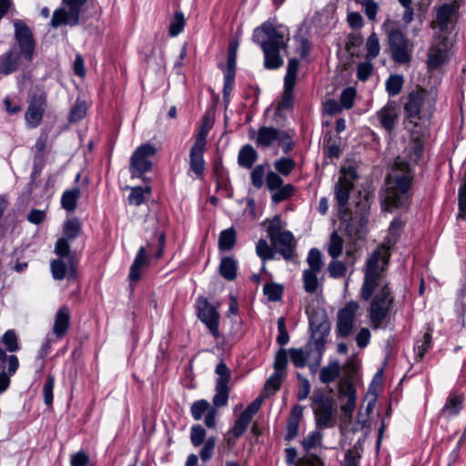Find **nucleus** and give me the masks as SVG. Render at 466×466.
<instances>
[{
	"label": "nucleus",
	"mask_w": 466,
	"mask_h": 466,
	"mask_svg": "<svg viewBox=\"0 0 466 466\" xmlns=\"http://www.w3.org/2000/svg\"><path fill=\"white\" fill-rule=\"evenodd\" d=\"M252 38L260 46L264 53V66L267 69L274 70L283 66L284 61L279 52L288 47L289 41L288 27L266 22L254 30Z\"/></svg>",
	"instance_id": "obj_1"
},
{
	"label": "nucleus",
	"mask_w": 466,
	"mask_h": 466,
	"mask_svg": "<svg viewBox=\"0 0 466 466\" xmlns=\"http://www.w3.org/2000/svg\"><path fill=\"white\" fill-rule=\"evenodd\" d=\"M413 176L410 163L398 157L386 177L387 187L381 196L385 210L391 212L394 208H401L406 204Z\"/></svg>",
	"instance_id": "obj_2"
},
{
	"label": "nucleus",
	"mask_w": 466,
	"mask_h": 466,
	"mask_svg": "<svg viewBox=\"0 0 466 466\" xmlns=\"http://www.w3.org/2000/svg\"><path fill=\"white\" fill-rule=\"evenodd\" d=\"M390 247L383 244L380 248L373 251L367 261V269L365 273V280L361 289V298L369 300L375 289L383 285L381 272L384 271L390 260Z\"/></svg>",
	"instance_id": "obj_3"
},
{
	"label": "nucleus",
	"mask_w": 466,
	"mask_h": 466,
	"mask_svg": "<svg viewBox=\"0 0 466 466\" xmlns=\"http://www.w3.org/2000/svg\"><path fill=\"white\" fill-rule=\"evenodd\" d=\"M428 93L423 88H417L411 91L403 105L404 109V128L411 136H420L422 133V110L426 103Z\"/></svg>",
	"instance_id": "obj_4"
},
{
	"label": "nucleus",
	"mask_w": 466,
	"mask_h": 466,
	"mask_svg": "<svg viewBox=\"0 0 466 466\" xmlns=\"http://www.w3.org/2000/svg\"><path fill=\"white\" fill-rule=\"evenodd\" d=\"M380 291L373 297L369 316L374 329H385L389 323L390 311L394 298L387 283L380 285Z\"/></svg>",
	"instance_id": "obj_5"
},
{
	"label": "nucleus",
	"mask_w": 466,
	"mask_h": 466,
	"mask_svg": "<svg viewBox=\"0 0 466 466\" xmlns=\"http://www.w3.org/2000/svg\"><path fill=\"white\" fill-rule=\"evenodd\" d=\"M340 172L341 175L334 187V194L339 206V219L346 220L350 211L348 208L350 195L354 187V182L358 178V174L353 167H342Z\"/></svg>",
	"instance_id": "obj_6"
},
{
	"label": "nucleus",
	"mask_w": 466,
	"mask_h": 466,
	"mask_svg": "<svg viewBox=\"0 0 466 466\" xmlns=\"http://www.w3.org/2000/svg\"><path fill=\"white\" fill-rule=\"evenodd\" d=\"M389 50L393 61L400 65L410 62L414 45L399 27L387 30Z\"/></svg>",
	"instance_id": "obj_7"
},
{
	"label": "nucleus",
	"mask_w": 466,
	"mask_h": 466,
	"mask_svg": "<svg viewBox=\"0 0 466 466\" xmlns=\"http://www.w3.org/2000/svg\"><path fill=\"white\" fill-rule=\"evenodd\" d=\"M166 241V237L163 231L156 230L154 231V237L150 240L147 241V247H140L137 251V254L135 258V260L130 268L129 279L131 281H137L140 279L141 269L146 267L148 263L147 258V250L152 251V248L157 246V248L155 253L156 258H160L163 255L164 245Z\"/></svg>",
	"instance_id": "obj_8"
},
{
	"label": "nucleus",
	"mask_w": 466,
	"mask_h": 466,
	"mask_svg": "<svg viewBox=\"0 0 466 466\" xmlns=\"http://www.w3.org/2000/svg\"><path fill=\"white\" fill-rule=\"evenodd\" d=\"M267 231L273 248L286 260H290L295 255L296 248V241L292 233L281 229L278 218L270 223Z\"/></svg>",
	"instance_id": "obj_9"
},
{
	"label": "nucleus",
	"mask_w": 466,
	"mask_h": 466,
	"mask_svg": "<svg viewBox=\"0 0 466 466\" xmlns=\"http://www.w3.org/2000/svg\"><path fill=\"white\" fill-rule=\"evenodd\" d=\"M317 427L332 428L336 424L337 410L332 400L320 390L315 391L311 398Z\"/></svg>",
	"instance_id": "obj_10"
},
{
	"label": "nucleus",
	"mask_w": 466,
	"mask_h": 466,
	"mask_svg": "<svg viewBox=\"0 0 466 466\" xmlns=\"http://www.w3.org/2000/svg\"><path fill=\"white\" fill-rule=\"evenodd\" d=\"M87 0H62L64 7L56 9L51 19V25L58 27L62 25L75 26L79 23L82 7Z\"/></svg>",
	"instance_id": "obj_11"
},
{
	"label": "nucleus",
	"mask_w": 466,
	"mask_h": 466,
	"mask_svg": "<svg viewBox=\"0 0 466 466\" xmlns=\"http://www.w3.org/2000/svg\"><path fill=\"white\" fill-rule=\"evenodd\" d=\"M156 154V148L149 143L138 147L133 153L130 159V173L134 177H142L143 174L149 171L152 167L150 157Z\"/></svg>",
	"instance_id": "obj_12"
},
{
	"label": "nucleus",
	"mask_w": 466,
	"mask_h": 466,
	"mask_svg": "<svg viewBox=\"0 0 466 466\" xmlns=\"http://www.w3.org/2000/svg\"><path fill=\"white\" fill-rule=\"evenodd\" d=\"M15 39L18 45V53L27 61L31 62L34 56L35 42L29 26L22 20L14 23Z\"/></svg>",
	"instance_id": "obj_13"
},
{
	"label": "nucleus",
	"mask_w": 466,
	"mask_h": 466,
	"mask_svg": "<svg viewBox=\"0 0 466 466\" xmlns=\"http://www.w3.org/2000/svg\"><path fill=\"white\" fill-rule=\"evenodd\" d=\"M198 319L207 326L209 332L217 339L219 337V315L215 307L204 297H199L196 304Z\"/></svg>",
	"instance_id": "obj_14"
},
{
	"label": "nucleus",
	"mask_w": 466,
	"mask_h": 466,
	"mask_svg": "<svg viewBox=\"0 0 466 466\" xmlns=\"http://www.w3.org/2000/svg\"><path fill=\"white\" fill-rule=\"evenodd\" d=\"M359 308L360 306L357 302L350 301L339 310L336 325L338 336L347 338L351 334Z\"/></svg>",
	"instance_id": "obj_15"
},
{
	"label": "nucleus",
	"mask_w": 466,
	"mask_h": 466,
	"mask_svg": "<svg viewBox=\"0 0 466 466\" xmlns=\"http://www.w3.org/2000/svg\"><path fill=\"white\" fill-rule=\"evenodd\" d=\"M64 237L60 238L55 246V252L57 256L66 258L70 251L69 242L76 238L81 233V223L74 218L68 219L64 225Z\"/></svg>",
	"instance_id": "obj_16"
},
{
	"label": "nucleus",
	"mask_w": 466,
	"mask_h": 466,
	"mask_svg": "<svg viewBox=\"0 0 466 466\" xmlns=\"http://www.w3.org/2000/svg\"><path fill=\"white\" fill-rule=\"evenodd\" d=\"M310 329L312 331L311 341L307 346L312 350L313 354H318L319 360L322 359L327 337L330 330L329 324L327 321L316 324L313 319H310Z\"/></svg>",
	"instance_id": "obj_17"
},
{
	"label": "nucleus",
	"mask_w": 466,
	"mask_h": 466,
	"mask_svg": "<svg viewBox=\"0 0 466 466\" xmlns=\"http://www.w3.org/2000/svg\"><path fill=\"white\" fill-rule=\"evenodd\" d=\"M46 108V96L44 93L35 94L31 97L25 118L30 127H36L42 121Z\"/></svg>",
	"instance_id": "obj_18"
},
{
	"label": "nucleus",
	"mask_w": 466,
	"mask_h": 466,
	"mask_svg": "<svg viewBox=\"0 0 466 466\" xmlns=\"http://www.w3.org/2000/svg\"><path fill=\"white\" fill-rule=\"evenodd\" d=\"M18 367L17 357L15 355L7 356L5 351L0 348V393L8 389L10 377L16 372Z\"/></svg>",
	"instance_id": "obj_19"
},
{
	"label": "nucleus",
	"mask_w": 466,
	"mask_h": 466,
	"mask_svg": "<svg viewBox=\"0 0 466 466\" xmlns=\"http://www.w3.org/2000/svg\"><path fill=\"white\" fill-rule=\"evenodd\" d=\"M448 57V43L446 37L439 36L433 41L428 53V66L431 70L440 68Z\"/></svg>",
	"instance_id": "obj_20"
},
{
	"label": "nucleus",
	"mask_w": 466,
	"mask_h": 466,
	"mask_svg": "<svg viewBox=\"0 0 466 466\" xmlns=\"http://www.w3.org/2000/svg\"><path fill=\"white\" fill-rule=\"evenodd\" d=\"M51 272L53 278L56 280H62L66 278L67 271L69 270V279L75 278V264L73 258L68 252V256L66 258L59 257V258L51 261Z\"/></svg>",
	"instance_id": "obj_21"
},
{
	"label": "nucleus",
	"mask_w": 466,
	"mask_h": 466,
	"mask_svg": "<svg viewBox=\"0 0 466 466\" xmlns=\"http://www.w3.org/2000/svg\"><path fill=\"white\" fill-rule=\"evenodd\" d=\"M289 138V134L272 127H261L258 130L257 144L262 147H269L273 143Z\"/></svg>",
	"instance_id": "obj_22"
},
{
	"label": "nucleus",
	"mask_w": 466,
	"mask_h": 466,
	"mask_svg": "<svg viewBox=\"0 0 466 466\" xmlns=\"http://www.w3.org/2000/svg\"><path fill=\"white\" fill-rule=\"evenodd\" d=\"M70 326V310L68 307L62 306L56 313L54 325L52 328V334L56 339L64 338Z\"/></svg>",
	"instance_id": "obj_23"
},
{
	"label": "nucleus",
	"mask_w": 466,
	"mask_h": 466,
	"mask_svg": "<svg viewBox=\"0 0 466 466\" xmlns=\"http://www.w3.org/2000/svg\"><path fill=\"white\" fill-rule=\"evenodd\" d=\"M341 223H346L345 231L348 237L356 239L364 238L368 223V218L364 215L360 217L349 215L346 220H341Z\"/></svg>",
	"instance_id": "obj_24"
},
{
	"label": "nucleus",
	"mask_w": 466,
	"mask_h": 466,
	"mask_svg": "<svg viewBox=\"0 0 466 466\" xmlns=\"http://www.w3.org/2000/svg\"><path fill=\"white\" fill-rule=\"evenodd\" d=\"M378 119L381 127L388 132H391L398 122L399 113L395 102H388L377 113Z\"/></svg>",
	"instance_id": "obj_25"
},
{
	"label": "nucleus",
	"mask_w": 466,
	"mask_h": 466,
	"mask_svg": "<svg viewBox=\"0 0 466 466\" xmlns=\"http://www.w3.org/2000/svg\"><path fill=\"white\" fill-rule=\"evenodd\" d=\"M456 13L453 4H444L437 11L436 18L431 22L432 28H439L441 32L449 31V25L452 23Z\"/></svg>",
	"instance_id": "obj_26"
},
{
	"label": "nucleus",
	"mask_w": 466,
	"mask_h": 466,
	"mask_svg": "<svg viewBox=\"0 0 466 466\" xmlns=\"http://www.w3.org/2000/svg\"><path fill=\"white\" fill-rule=\"evenodd\" d=\"M21 58L16 47L10 48L6 53L0 56V75H10L15 72L20 65Z\"/></svg>",
	"instance_id": "obj_27"
},
{
	"label": "nucleus",
	"mask_w": 466,
	"mask_h": 466,
	"mask_svg": "<svg viewBox=\"0 0 466 466\" xmlns=\"http://www.w3.org/2000/svg\"><path fill=\"white\" fill-rule=\"evenodd\" d=\"M206 146L193 144L189 152V167L198 177H202L205 169L204 151Z\"/></svg>",
	"instance_id": "obj_28"
},
{
	"label": "nucleus",
	"mask_w": 466,
	"mask_h": 466,
	"mask_svg": "<svg viewBox=\"0 0 466 466\" xmlns=\"http://www.w3.org/2000/svg\"><path fill=\"white\" fill-rule=\"evenodd\" d=\"M464 401L463 394H459L456 391H451L447 398V400L441 410V416H443L447 419L456 416L460 413L462 404Z\"/></svg>",
	"instance_id": "obj_29"
},
{
	"label": "nucleus",
	"mask_w": 466,
	"mask_h": 466,
	"mask_svg": "<svg viewBox=\"0 0 466 466\" xmlns=\"http://www.w3.org/2000/svg\"><path fill=\"white\" fill-rule=\"evenodd\" d=\"M303 415V408L300 405L293 406L290 415L287 420L286 441H291L296 438L299 433V421Z\"/></svg>",
	"instance_id": "obj_30"
},
{
	"label": "nucleus",
	"mask_w": 466,
	"mask_h": 466,
	"mask_svg": "<svg viewBox=\"0 0 466 466\" xmlns=\"http://www.w3.org/2000/svg\"><path fill=\"white\" fill-rule=\"evenodd\" d=\"M258 157V152L251 145H245L241 147L238 157V163L240 167L250 169Z\"/></svg>",
	"instance_id": "obj_31"
},
{
	"label": "nucleus",
	"mask_w": 466,
	"mask_h": 466,
	"mask_svg": "<svg viewBox=\"0 0 466 466\" xmlns=\"http://www.w3.org/2000/svg\"><path fill=\"white\" fill-rule=\"evenodd\" d=\"M289 358L291 362L296 368H304L307 365V360L313 354L312 350L308 346L304 348H291L289 350Z\"/></svg>",
	"instance_id": "obj_32"
},
{
	"label": "nucleus",
	"mask_w": 466,
	"mask_h": 466,
	"mask_svg": "<svg viewBox=\"0 0 466 466\" xmlns=\"http://www.w3.org/2000/svg\"><path fill=\"white\" fill-rule=\"evenodd\" d=\"M287 372H274L265 382L264 397L275 394L281 387Z\"/></svg>",
	"instance_id": "obj_33"
},
{
	"label": "nucleus",
	"mask_w": 466,
	"mask_h": 466,
	"mask_svg": "<svg viewBox=\"0 0 466 466\" xmlns=\"http://www.w3.org/2000/svg\"><path fill=\"white\" fill-rule=\"evenodd\" d=\"M237 262L231 257H225L219 265V273L228 280H233L237 277Z\"/></svg>",
	"instance_id": "obj_34"
},
{
	"label": "nucleus",
	"mask_w": 466,
	"mask_h": 466,
	"mask_svg": "<svg viewBox=\"0 0 466 466\" xmlns=\"http://www.w3.org/2000/svg\"><path fill=\"white\" fill-rule=\"evenodd\" d=\"M151 195L150 187H136L131 189L128 196V202L130 205L139 206L146 202Z\"/></svg>",
	"instance_id": "obj_35"
},
{
	"label": "nucleus",
	"mask_w": 466,
	"mask_h": 466,
	"mask_svg": "<svg viewBox=\"0 0 466 466\" xmlns=\"http://www.w3.org/2000/svg\"><path fill=\"white\" fill-rule=\"evenodd\" d=\"M339 363L338 361L331 362L329 365L321 369L319 380L322 383H330L339 376Z\"/></svg>",
	"instance_id": "obj_36"
},
{
	"label": "nucleus",
	"mask_w": 466,
	"mask_h": 466,
	"mask_svg": "<svg viewBox=\"0 0 466 466\" xmlns=\"http://www.w3.org/2000/svg\"><path fill=\"white\" fill-rule=\"evenodd\" d=\"M236 244V231L233 228H227L220 232L218 238V248L220 250H230Z\"/></svg>",
	"instance_id": "obj_37"
},
{
	"label": "nucleus",
	"mask_w": 466,
	"mask_h": 466,
	"mask_svg": "<svg viewBox=\"0 0 466 466\" xmlns=\"http://www.w3.org/2000/svg\"><path fill=\"white\" fill-rule=\"evenodd\" d=\"M79 197L80 189L77 187L65 191L61 198L62 207L69 212L74 211L76 208V200Z\"/></svg>",
	"instance_id": "obj_38"
},
{
	"label": "nucleus",
	"mask_w": 466,
	"mask_h": 466,
	"mask_svg": "<svg viewBox=\"0 0 466 466\" xmlns=\"http://www.w3.org/2000/svg\"><path fill=\"white\" fill-rule=\"evenodd\" d=\"M229 395V388L228 384L222 381H216V394L213 397V404L215 407H224L228 403Z\"/></svg>",
	"instance_id": "obj_39"
},
{
	"label": "nucleus",
	"mask_w": 466,
	"mask_h": 466,
	"mask_svg": "<svg viewBox=\"0 0 466 466\" xmlns=\"http://www.w3.org/2000/svg\"><path fill=\"white\" fill-rule=\"evenodd\" d=\"M323 435L319 431H310L301 441V445L307 452L311 449L321 446Z\"/></svg>",
	"instance_id": "obj_40"
},
{
	"label": "nucleus",
	"mask_w": 466,
	"mask_h": 466,
	"mask_svg": "<svg viewBox=\"0 0 466 466\" xmlns=\"http://www.w3.org/2000/svg\"><path fill=\"white\" fill-rule=\"evenodd\" d=\"M86 104L85 101L76 99L68 116L70 123H76L83 119L86 115Z\"/></svg>",
	"instance_id": "obj_41"
},
{
	"label": "nucleus",
	"mask_w": 466,
	"mask_h": 466,
	"mask_svg": "<svg viewBox=\"0 0 466 466\" xmlns=\"http://www.w3.org/2000/svg\"><path fill=\"white\" fill-rule=\"evenodd\" d=\"M342 247H343L342 238L340 236H339V234L336 231L332 232V234L330 235V239H329V248H328V252H329V256L334 259L338 258L341 255Z\"/></svg>",
	"instance_id": "obj_42"
},
{
	"label": "nucleus",
	"mask_w": 466,
	"mask_h": 466,
	"mask_svg": "<svg viewBox=\"0 0 466 466\" xmlns=\"http://www.w3.org/2000/svg\"><path fill=\"white\" fill-rule=\"evenodd\" d=\"M318 272L312 270L303 271V287L308 293H315L319 287Z\"/></svg>",
	"instance_id": "obj_43"
},
{
	"label": "nucleus",
	"mask_w": 466,
	"mask_h": 466,
	"mask_svg": "<svg viewBox=\"0 0 466 466\" xmlns=\"http://www.w3.org/2000/svg\"><path fill=\"white\" fill-rule=\"evenodd\" d=\"M307 262L309 266L307 270L319 273L323 267L320 251L318 248H311L308 254Z\"/></svg>",
	"instance_id": "obj_44"
},
{
	"label": "nucleus",
	"mask_w": 466,
	"mask_h": 466,
	"mask_svg": "<svg viewBox=\"0 0 466 466\" xmlns=\"http://www.w3.org/2000/svg\"><path fill=\"white\" fill-rule=\"evenodd\" d=\"M403 77L399 75L390 76L386 81V90L390 96H395L399 95L402 89Z\"/></svg>",
	"instance_id": "obj_45"
},
{
	"label": "nucleus",
	"mask_w": 466,
	"mask_h": 466,
	"mask_svg": "<svg viewBox=\"0 0 466 466\" xmlns=\"http://www.w3.org/2000/svg\"><path fill=\"white\" fill-rule=\"evenodd\" d=\"M403 227V223L400 218H394L393 221L390 224V229H389V236L387 238V242L385 243L389 247L394 246V244L397 242L400 235V230Z\"/></svg>",
	"instance_id": "obj_46"
},
{
	"label": "nucleus",
	"mask_w": 466,
	"mask_h": 466,
	"mask_svg": "<svg viewBox=\"0 0 466 466\" xmlns=\"http://www.w3.org/2000/svg\"><path fill=\"white\" fill-rule=\"evenodd\" d=\"M366 48H367V59H373L375 58L379 54L380 50V46L379 42V38L375 33H372L367 39L366 43Z\"/></svg>",
	"instance_id": "obj_47"
},
{
	"label": "nucleus",
	"mask_w": 466,
	"mask_h": 466,
	"mask_svg": "<svg viewBox=\"0 0 466 466\" xmlns=\"http://www.w3.org/2000/svg\"><path fill=\"white\" fill-rule=\"evenodd\" d=\"M266 164L258 165L251 172L250 178L251 184L256 188H261L264 184V178L266 174Z\"/></svg>",
	"instance_id": "obj_48"
},
{
	"label": "nucleus",
	"mask_w": 466,
	"mask_h": 466,
	"mask_svg": "<svg viewBox=\"0 0 466 466\" xmlns=\"http://www.w3.org/2000/svg\"><path fill=\"white\" fill-rule=\"evenodd\" d=\"M295 162L291 158L281 157L275 161L274 167L276 170L283 176L289 175L295 168Z\"/></svg>",
	"instance_id": "obj_49"
},
{
	"label": "nucleus",
	"mask_w": 466,
	"mask_h": 466,
	"mask_svg": "<svg viewBox=\"0 0 466 466\" xmlns=\"http://www.w3.org/2000/svg\"><path fill=\"white\" fill-rule=\"evenodd\" d=\"M295 85L284 83V91L279 102V107L280 109H289L292 106L293 103V88Z\"/></svg>",
	"instance_id": "obj_50"
},
{
	"label": "nucleus",
	"mask_w": 466,
	"mask_h": 466,
	"mask_svg": "<svg viewBox=\"0 0 466 466\" xmlns=\"http://www.w3.org/2000/svg\"><path fill=\"white\" fill-rule=\"evenodd\" d=\"M185 26V18L184 15L180 11H177L174 15V18L170 23L169 25V35L171 36H176L179 33L182 32L183 28Z\"/></svg>",
	"instance_id": "obj_51"
},
{
	"label": "nucleus",
	"mask_w": 466,
	"mask_h": 466,
	"mask_svg": "<svg viewBox=\"0 0 466 466\" xmlns=\"http://www.w3.org/2000/svg\"><path fill=\"white\" fill-rule=\"evenodd\" d=\"M212 127V122L209 120L208 116H205L202 119L201 127L196 136L195 144L206 146V138L209 130Z\"/></svg>",
	"instance_id": "obj_52"
},
{
	"label": "nucleus",
	"mask_w": 466,
	"mask_h": 466,
	"mask_svg": "<svg viewBox=\"0 0 466 466\" xmlns=\"http://www.w3.org/2000/svg\"><path fill=\"white\" fill-rule=\"evenodd\" d=\"M263 291L270 301H279L281 299L283 289L279 284L267 283L264 286Z\"/></svg>",
	"instance_id": "obj_53"
},
{
	"label": "nucleus",
	"mask_w": 466,
	"mask_h": 466,
	"mask_svg": "<svg viewBox=\"0 0 466 466\" xmlns=\"http://www.w3.org/2000/svg\"><path fill=\"white\" fill-rule=\"evenodd\" d=\"M251 419L248 418L246 414L242 413L239 415L238 420L235 422V425L232 429V433L236 438H239L248 429Z\"/></svg>",
	"instance_id": "obj_54"
},
{
	"label": "nucleus",
	"mask_w": 466,
	"mask_h": 466,
	"mask_svg": "<svg viewBox=\"0 0 466 466\" xmlns=\"http://www.w3.org/2000/svg\"><path fill=\"white\" fill-rule=\"evenodd\" d=\"M294 187L291 184H282L280 187H279L272 195V200L276 203L281 202L291 197L294 193Z\"/></svg>",
	"instance_id": "obj_55"
},
{
	"label": "nucleus",
	"mask_w": 466,
	"mask_h": 466,
	"mask_svg": "<svg viewBox=\"0 0 466 466\" xmlns=\"http://www.w3.org/2000/svg\"><path fill=\"white\" fill-rule=\"evenodd\" d=\"M299 66V61L297 58H291L289 60L288 67H287V74L284 78V83L295 85Z\"/></svg>",
	"instance_id": "obj_56"
},
{
	"label": "nucleus",
	"mask_w": 466,
	"mask_h": 466,
	"mask_svg": "<svg viewBox=\"0 0 466 466\" xmlns=\"http://www.w3.org/2000/svg\"><path fill=\"white\" fill-rule=\"evenodd\" d=\"M288 365V352L284 349H279L274 360L273 367L275 369V372H286V367Z\"/></svg>",
	"instance_id": "obj_57"
},
{
	"label": "nucleus",
	"mask_w": 466,
	"mask_h": 466,
	"mask_svg": "<svg viewBox=\"0 0 466 466\" xmlns=\"http://www.w3.org/2000/svg\"><path fill=\"white\" fill-rule=\"evenodd\" d=\"M256 251H257L258 256L263 261H265L267 259L274 258V254H273L271 248L269 247L268 242L263 238H261L258 241L257 246H256Z\"/></svg>",
	"instance_id": "obj_58"
},
{
	"label": "nucleus",
	"mask_w": 466,
	"mask_h": 466,
	"mask_svg": "<svg viewBox=\"0 0 466 466\" xmlns=\"http://www.w3.org/2000/svg\"><path fill=\"white\" fill-rule=\"evenodd\" d=\"M2 341L6 346L7 350L10 352L17 351L20 349L16 334L12 329L7 330L4 334Z\"/></svg>",
	"instance_id": "obj_59"
},
{
	"label": "nucleus",
	"mask_w": 466,
	"mask_h": 466,
	"mask_svg": "<svg viewBox=\"0 0 466 466\" xmlns=\"http://www.w3.org/2000/svg\"><path fill=\"white\" fill-rule=\"evenodd\" d=\"M356 90L353 87L345 88L339 96V102L342 107L350 109L353 106Z\"/></svg>",
	"instance_id": "obj_60"
},
{
	"label": "nucleus",
	"mask_w": 466,
	"mask_h": 466,
	"mask_svg": "<svg viewBox=\"0 0 466 466\" xmlns=\"http://www.w3.org/2000/svg\"><path fill=\"white\" fill-rule=\"evenodd\" d=\"M211 409L209 403L205 400L195 401L191 406V414L197 420H200L203 414Z\"/></svg>",
	"instance_id": "obj_61"
},
{
	"label": "nucleus",
	"mask_w": 466,
	"mask_h": 466,
	"mask_svg": "<svg viewBox=\"0 0 466 466\" xmlns=\"http://www.w3.org/2000/svg\"><path fill=\"white\" fill-rule=\"evenodd\" d=\"M355 1H356V3H358L363 6L365 14L370 21H374L376 19V15H377V12H378V5L374 2V0H355Z\"/></svg>",
	"instance_id": "obj_62"
},
{
	"label": "nucleus",
	"mask_w": 466,
	"mask_h": 466,
	"mask_svg": "<svg viewBox=\"0 0 466 466\" xmlns=\"http://www.w3.org/2000/svg\"><path fill=\"white\" fill-rule=\"evenodd\" d=\"M55 385V379L52 375H48L46 381L43 387L44 401L47 406L53 403V390Z\"/></svg>",
	"instance_id": "obj_63"
},
{
	"label": "nucleus",
	"mask_w": 466,
	"mask_h": 466,
	"mask_svg": "<svg viewBox=\"0 0 466 466\" xmlns=\"http://www.w3.org/2000/svg\"><path fill=\"white\" fill-rule=\"evenodd\" d=\"M206 431L201 425H194L191 428L190 440L194 446H199L205 440Z\"/></svg>",
	"instance_id": "obj_64"
}]
</instances>
